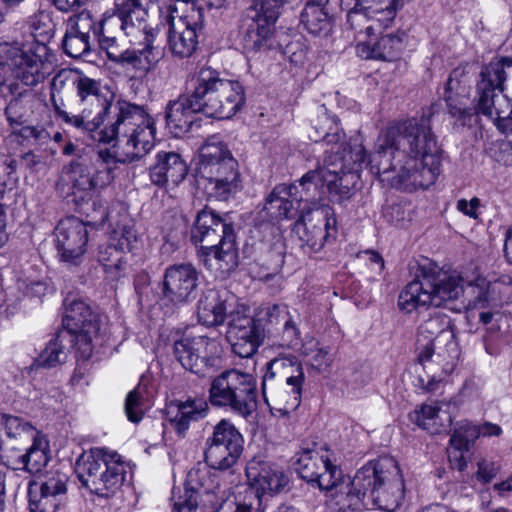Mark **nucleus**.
<instances>
[{
    "instance_id": "f257e3e1",
    "label": "nucleus",
    "mask_w": 512,
    "mask_h": 512,
    "mask_svg": "<svg viewBox=\"0 0 512 512\" xmlns=\"http://www.w3.org/2000/svg\"><path fill=\"white\" fill-rule=\"evenodd\" d=\"M339 152L327 154L322 166L303 175L301 185L319 180L336 201H343L352 196L363 168L369 167L376 175L395 172L400 187L407 191L430 187L440 174L436 136L424 118L388 125L379 134L375 150L368 159L359 137L350 139L342 149V156Z\"/></svg>"
},
{
    "instance_id": "f03ea898",
    "label": "nucleus",
    "mask_w": 512,
    "mask_h": 512,
    "mask_svg": "<svg viewBox=\"0 0 512 512\" xmlns=\"http://www.w3.org/2000/svg\"><path fill=\"white\" fill-rule=\"evenodd\" d=\"M369 497L380 509L393 512L404 499V482L400 469L391 458L369 462L348 480L339 501L340 512L360 511Z\"/></svg>"
},
{
    "instance_id": "7ed1b4c3",
    "label": "nucleus",
    "mask_w": 512,
    "mask_h": 512,
    "mask_svg": "<svg viewBox=\"0 0 512 512\" xmlns=\"http://www.w3.org/2000/svg\"><path fill=\"white\" fill-rule=\"evenodd\" d=\"M113 118L101 131L100 140L117 141L120 161L141 159L152 150L156 141L155 120L143 106L118 100Z\"/></svg>"
},
{
    "instance_id": "20e7f679",
    "label": "nucleus",
    "mask_w": 512,
    "mask_h": 512,
    "mask_svg": "<svg viewBox=\"0 0 512 512\" xmlns=\"http://www.w3.org/2000/svg\"><path fill=\"white\" fill-rule=\"evenodd\" d=\"M194 178L208 199L227 201L242 189L237 160L227 145L215 136L199 149Z\"/></svg>"
},
{
    "instance_id": "39448f33",
    "label": "nucleus",
    "mask_w": 512,
    "mask_h": 512,
    "mask_svg": "<svg viewBox=\"0 0 512 512\" xmlns=\"http://www.w3.org/2000/svg\"><path fill=\"white\" fill-rule=\"evenodd\" d=\"M195 96L200 100L202 113L217 119H229L243 106V86L235 80L220 77V73L209 67H202L188 78Z\"/></svg>"
},
{
    "instance_id": "423d86ee",
    "label": "nucleus",
    "mask_w": 512,
    "mask_h": 512,
    "mask_svg": "<svg viewBox=\"0 0 512 512\" xmlns=\"http://www.w3.org/2000/svg\"><path fill=\"white\" fill-rule=\"evenodd\" d=\"M305 380L301 362L294 355L272 359L262 381V395L271 409L294 411L301 403Z\"/></svg>"
},
{
    "instance_id": "0eeeda50",
    "label": "nucleus",
    "mask_w": 512,
    "mask_h": 512,
    "mask_svg": "<svg viewBox=\"0 0 512 512\" xmlns=\"http://www.w3.org/2000/svg\"><path fill=\"white\" fill-rule=\"evenodd\" d=\"M8 67L15 80L28 87L44 82L55 68V56L49 47L33 39L22 47L0 43V69Z\"/></svg>"
},
{
    "instance_id": "6e6552de",
    "label": "nucleus",
    "mask_w": 512,
    "mask_h": 512,
    "mask_svg": "<svg viewBox=\"0 0 512 512\" xmlns=\"http://www.w3.org/2000/svg\"><path fill=\"white\" fill-rule=\"evenodd\" d=\"M146 17L147 10L142 0H115L113 12L103 14L98 20L94 41L106 53L122 46V35L136 45L145 32Z\"/></svg>"
},
{
    "instance_id": "1a4fd4ad",
    "label": "nucleus",
    "mask_w": 512,
    "mask_h": 512,
    "mask_svg": "<svg viewBox=\"0 0 512 512\" xmlns=\"http://www.w3.org/2000/svg\"><path fill=\"white\" fill-rule=\"evenodd\" d=\"M76 473L81 483L91 492L107 497L122 486L126 464L117 452L93 448L77 460Z\"/></svg>"
},
{
    "instance_id": "9d476101",
    "label": "nucleus",
    "mask_w": 512,
    "mask_h": 512,
    "mask_svg": "<svg viewBox=\"0 0 512 512\" xmlns=\"http://www.w3.org/2000/svg\"><path fill=\"white\" fill-rule=\"evenodd\" d=\"M74 90L82 107L81 113L71 115L56 107V114L65 123L83 131H94L103 124L111 109L112 94L100 80L90 78L78 71L74 80Z\"/></svg>"
},
{
    "instance_id": "9b49d317",
    "label": "nucleus",
    "mask_w": 512,
    "mask_h": 512,
    "mask_svg": "<svg viewBox=\"0 0 512 512\" xmlns=\"http://www.w3.org/2000/svg\"><path fill=\"white\" fill-rule=\"evenodd\" d=\"M418 333V362L425 366L435 356L443 373H451L459 357V348L450 318L432 316L419 327Z\"/></svg>"
},
{
    "instance_id": "f8f14e48",
    "label": "nucleus",
    "mask_w": 512,
    "mask_h": 512,
    "mask_svg": "<svg viewBox=\"0 0 512 512\" xmlns=\"http://www.w3.org/2000/svg\"><path fill=\"white\" fill-rule=\"evenodd\" d=\"M192 241L200 244V252L206 265L212 258L220 264L233 262L236 256L233 226L214 211L203 209L197 214L192 230ZM222 266L219 265L218 268Z\"/></svg>"
},
{
    "instance_id": "ddd939ff",
    "label": "nucleus",
    "mask_w": 512,
    "mask_h": 512,
    "mask_svg": "<svg viewBox=\"0 0 512 512\" xmlns=\"http://www.w3.org/2000/svg\"><path fill=\"white\" fill-rule=\"evenodd\" d=\"M208 392L212 406L229 409L244 418L256 409V380L250 373L226 370L211 381Z\"/></svg>"
},
{
    "instance_id": "4468645a",
    "label": "nucleus",
    "mask_w": 512,
    "mask_h": 512,
    "mask_svg": "<svg viewBox=\"0 0 512 512\" xmlns=\"http://www.w3.org/2000/svg\"><path fill=\"white\" fill-rule=\"evenodd\" d=\"M295 470L309 485L335 500V505L339 508L340 498L350 479L330 459L327 449L303 450L298 455Z\"/></svg>"
},
{
    "instance_id": "2eb2a0df",
    "label": "nucleus",
    "mask_w": 512,
    "mask_h": 512,
    "mask_svg": "<svg viewBox=\"0 0 512 512\" xmlns=\"http://www.w3.org/2000/svg\"><path fill=\"white\" fill-rule=\"evenodd\" d=\"M63 325L67 332L75 336L78 360H88L96 346L103 345L106 337V323L81 299L65 302Z\"/></svg>"
},
{
    "instance_id": "dca6fc26",
    "label": "nucleus",
    "mask_w": 512,
    "mask_h": 512,
    "mask_svg": "<svg viewBox=\"0 0 512 512\" xmlns=\"http://www.w3.org/2000/svg\"><path fill=\"white\" fill-rule=\"evenodd\" d=\"M221 347L217 340L204 335L184 333L174 340L173 354L186 370L206 376L220 357Z\"/></svg>"
},
{
    "instance_id": "f3484780",
    "label": "nucleus",
    "mask_w": 512,
    "mask_h": 512,
    "mask_svg": "<svg viewBox=\"0 0 512 512\" xmlns=\"http://www.w3.org/2000/svg\"><path fill=\"white\" fill-rule=\"evenodd\" d=\"M402 0H341L352 30L364 26L367 33L388 28L395 20Z\"/></svg>"
},
{
    "instance_id": "a211bd4d",
    "label": "nucleus",
    "mask_w": 512,
    "mask_h": 512,
    "mask_svg": "<svg viewBox=\"0 0 512 512\" xmlns=\"http://www.w3.org/2000/svg\"><path fill=\"white\" fill-rule=\"evenodd\" d=\"M243 437L231 421L222 419L206 441L205 461L209 467L227 470L233 467L243 451Z\"/></svg>"
},
{
    "instance_id": "6ab92c4d",
    "label": "nucleus",
    "mask_w": 512,
    "mask_h": 512,
    "mask_svg": "<svg viewBox=\"0 0 512 512\" xmlns=\"http://www.w3.org/2000/svg\"><path fill=\"white\" fill-rule=\"evenodd\" d=\"M301 0H261L255 5L252 24L243 37L244 48L249 52L268 50L273 45L275 23L280 9L293 6Z\"/></svg>"
},
{
    "instance_id": "aec40b11",
    "label": "nucleus",
    "mask_w": 512,
    "mask_h": 512,
    "mask_svg": "<svg viewBox=\"0 0 512 512\" xmlns=\"http://www.w3.org/2000/svg\"><path fill=\"white\" fill-rule=\"evenodd\" d=\"M62 180L69 186L74 200L78 203L87 201L94 192L106 187L112 176L103 161L96 165L86 160H75L64 167Z\"/></svg>"
},
{
    "instance_id": "412c9836",
    "label": "nucleus",
    "mask_w": 512,
    "mask_h": 512,
    "mask_svg": "<svg viewBox=\"0 0 512 512\" xmlns=\"http://www.w3.org/2000/svg\"><path fill=\"white\" fill-rule=\"evenodd\" d=\"M278 185L266 199L264 210L275 220L289 219L296 215L301 207V203L321 200L318 192L319 180H312L305 186L301 185Z\"/></svg>"
},
{
    "instance_id": "4be33fe9",
    "label": "nucleus",
    "mask_w": 512,
    "mask_h": 512,
    "mask_svg": "<svg viewBox=\"0 0 512 512\" xmlns=\"http://www.w3.org/2000/svg\"><path fill=\"white\" fill-rule=\"evenodd\" d=\"M244 307L230 311L228 318L227 339L235 354L241 358L251 357L258 349L263 331L260 324Z\"/></svg>"
},
{
    "instance_id": "5701e85b",
    "label": "nucleus",
    "mask_w": 512,
    "mask_h": 512,
    "mask_svg": "<svg viewBox=\"0 0 512 512\" xmlns=\"http://www.w3.org/2000/svg\"><path fill=\"white\" fill-rule=\"evenodd\" d=\"M225 491L211 477L206 470L192 469L187 475V487L183 495L177 500L173 499V512H196L198 508V497L208 496L209 502L216 507L223 502Z\"/></svg>"
},
{
    "instance_id": "b1692460",
    "label": "nucleus",
    "mask_w": 512,
    "mask_h": 512,
    "mask_svg": "<svg viewBox=\"0 0 512 512\" xmlns=\"http://www.w3.org/2000/svg\"><path fill=\"white\" fill-rule=\"evenodd\" d=\"M336 219L329 207H316L303 213L294 225V231L311 251H319L331 230H335Z\"/></svg>"
},
{
    "instance_id": "393cba45",
    "label": "nucleus",
    "mask_w": 512,
    "mask_h": 512,
    "mask_svg": "<svg viewBox=\"0 0 512 512\" xmlns=\"http://www.w3.org/2000/svg\"><path fill=\"white\" fill-rule=\"evenodd\" d=\"M246 477L252 493L261 504V496L280 492L287 484L288 477L277 464L262 456H255L246 465Z\"/></svg>"
},
{
    "instance_id": "a878e982",
    "label": "nucleus",
    "mask_w": 512,
    "mask_h": 512,
    "mask_svg": "<svg viewBox=\"0 0 512 512\" xmlns=\"http://www.w3.org/2000/svg\"><path fill=\"white\" fill-rule=\"evenodd\" d=\"M55 236L61 260L78 264L86 252L88 243L86 224L76 217L65 218L56 227Z\"/></svg>"
},
{
    "instance_id": "bb28decb",
    "label": "nucleus",
    "mask_w": 512,
    "mask_h": 512,
    "mask_svg": "<svg viewBox=\"0 0 512 512\" xmlns=\"http://www.w3.org/2000/svg\"><path fill=\"white\" fill-rule=\"evenodd\" d=\"M384 29L375 30L367 33L364 26L355 31L357 41L356 54L363 59H379L392 61L396 59L403 50L404 33H389L380 38H372L377 33H382Z\"/></svg>"
},
{
    "instance_id": "cd10ccee",
    "label": "nucleus",
    "mask_w": 512,
    "mask_h": 512,
    "mask_svg": "<svg viewBox=\"0 0 512 512\" xmlns=\"http://www.w3.org/2000/svg\"><path fill=\"white\" fill-rule=\"evenodd\" d=\"M198 283V272L191 264L169 266L164 273L163 296L174 304L189 300Z\"/></svg>"
},
{
    "instance_id": "c85d7f7f",
    "label": "nucleus",
    "mask_w": 512,
    "mask_h": 512,
    "mask_svg": "<svg viewBox=\"0 0 512 512\" xmlns=\"http://www.w3.org/2000/svg\"><path fill=\"white\" fill-rule=\"evenodd\" d=\"M202 112L200 100L192 87L187 85V94L168 102L165 110L166 127L174 137L186 134L194 121V115Z\"/></svg>"
},
{
    "instance_id": "c756f323",
    "label": "nucleus",
    "mask_w": 512,
    "mask_h": 512,
    "mask_svg": "<svg viewBox=\"0 0 512 512\" xmlns=\"http://www.w3.org/2000/svg\"><path fill=\"white\" fill-rule=\"evenodd\" d=\"M167 45L172 55L179 58L190 57L198 44V24L190 16L170 15Z\"/></svg>"
},
{
    "instance_id": "7c9ffc66",
    "label": "nucleus",
    "mask_w": 512,
    "mask_h": 512,
    "mask_svg": "<svg viewBox=\"0 0 512 512\" xmlns=\"http://www.w3.org/2000/svg\"><path fill=\"white\" fill-rule=\"evenodd\" d=\"M66 493L65 477L52 476L29 485L30 512H56Z\"/></svg>"
},
{
    "instance_id": "2f4dec72",
    "label": "nucleus",
    "mask_w": 512,
    "mask_h": 512,
    "mask_svg": "<svg viewBox=\"0 0 512 512\" xmlns=\"http://www.w3.org/2000/svg\"><path fill=\"white\" fill-rule=\"evenodd\" d=\"M427 281L431 284L429 288L433 307H449L464 295L462 276L456 272L438 271L426 273Z\"/></svg>"
},
{
    "instance_id": "473e14b6",
    "label": "nucleus",
    "mask_w": 512,
    "mask_h": 512,
    "mask_svg": "<svg viewBox=\"0 0 512 512\" xmlns=\"http://www.w3.org/2000/svg\"><path fill=\"white\" fill-rule=\"evenodd\" d=\"M154 31L153 29L147 30V24L145 25V32L139 38L136 44L143 45L142 49H125L121 50L122 46L110 49L107 52L109 60L118 64H129L134 68L141 69L145 68V64L148 66L155 64L162 57V50L159 46L154 45Z\"/></svg>"
},
{
    "instance_id": "72a5a7b5",
    "label": "nucleus",
    "mask_w": 512,
    "mask_h": 512,
    "mask_svg": "<svg viewBox=\"0 0 512 512\" xmlns=\"http://www.w3.org/2000/svg\"><path fill=\"white\" fill-rule=\"evenodd\" d=\"M187 174V163L178 153L172 151L158 152L155 164L150 167V179L159 187L167 184L178 186Z\"/></svg>"
},
{
    "instance_id": "f704fd0d",
    "label": "nucleus",
    "mask_w": 512,
    "mask_h": 512,
    "mask_svg": "<svg viewBox=\"0 0 512 512\" xmlns=\"http://www.w3.org/2000/svg\"><path fill=\"white\" fill-rule=\"evenodd\" d=\"M234 299L227 291L209 289L203 293L198 302V319L206 326H217L224 322L227 310Z\"/></svg>"
},
{
    "instance_id": "c9c22d12",
    "label": "nucleus",
    "mask_w": 512,
    "mask_h": 512,
    "mask_svg": "<svg viewBox=\"0 0 512 512\" xmlns=\"http://www.w3.org/2000/svg\"><path fill=\"white\" fill-rule=\"evenodd\" d=\"M456 73L454 71L446 82L444 100L447 104L448 113L465 125L475 115V107L468 106V87L455 77Z\"/></svg>"
},
{
    "instance_id": "e433bc0d",
    "label": "nucleus",
    "mask_w": 512,
    "mask_h": 512,
    "mask_svg": "<svg viewBox=\"0 0 512 512\" xmlns=\"http://www.w3.org/2000/svg\"><path fill=\"white\" fill-rule=\"evenodd\" d=\"M451 405L445 402L424 404L415 410L413 419L416 424L431 434H438L450 426L452 416Z\"/></svg>"
},
{
    "instance_id": "4c0bfd02",
    "label": "nucleus",
    "mask_w": 512,
    "mask_h": 512,
    "mask_svg": "<svg viewBox=\"0 0 512 512\" xmlns=\"http://www.w3.org/2000/svg\"><path fill=\"white\" fill-rule=\"evenodd\" d=\"M208 404L203 399H188L178 402L170 408V423L178 435L182 436L189 429L191 422L206 416Z\"/></svg>"
},
{
    "instance_id": "58836bf2",
    "label": "nucleus",
    "mask_w": 512,
    "mask_h": 512,
    "mask_svg": "<svg viewBox=\"0 0 512 512\" xmlns=\"http://www.w3.org/2000/svg\"><path fill=\"white\" fill-rule=\"evenodd\" d=\"M430 287L431 284L427 281L426 273L421 278L408 283L399 294V309L405 313H411L420 307L432 306Z\"/></svg>"
},
{
    "instance_id": "ea45409f",
    "label": "nucleus",
    "mask_w": 512,
    "mask_h": 512,
    "mask_svg": "<svg viewBox=\"0 0 512 512\" xmlns=\"http://www.w3.org/2000/svg\"><path fill=\"white\" fill-rule=\"evenodd\" d=\"M512 77V58L502 57L490 61L480 73L477 91H504V82Z\"/></svg>"
},
{
    "instance_id": "a19ab883",
    "label": "nucleus",
    "mask_w": 512,
    "mask_h": 512,
    "mask_svg": "<svg viewBox=\"0 0 512 512\" xmlns=\"http://www.w3.org/2000/svg\"><path fill=\"white\" fill-rule=\"evenodd\" d=\"M31 440L33 443L26 453L18 456L14 461L8 459L9 465H5L6 467L33 474L40 472L47 465L49 461L47 442L38 435Z\"/></svg>"
},
{
    "instance_id": "79ce46f5",
    "label": "nucleus",
    "mask_w": 512,
    "mask_h": 512,
    "mask_svg": "<svg viewBox=\"0 0 512 512\" xmlns=\"http://www.w3.org/2000/svg\"><path fill=\"white\" fill-rule=\"evenodd\" d=\"M511 99L500 91H478L475 115L481 114L495 123L511 108Z\"/></svg>"
},
{
    "instance_id": "37998d69",
    "label": "nucleus",
    "mask_w": 512,
    "mask_h": 512,
    "mask_svg": "<svg viewBox=\"0 0 512 512\" xmlns=\"http://www.w3.org/2000/svg\"><path fill=\"white\" fill-rule=\"evenodd\" d=\"M152 392L149 390L147 382L141 379L138 385L131 390L125 400V414L129 421L138 423L146 410L151 406Z\"/></svg>"
},
{
    "instance_id": "c03bdc74",
    "label": "nucleus",
    "mask_w": 512,
    "mask_h": 512,
    "mask_svg": "<svg viewBox=\"0 0 512 512\" xmlns=\"http://www.w3.org/2000/svg\"><path fill=\"white\" fill-rule=\"evenodd\" d=\"M301 354L307 364L318 372L328 371L334 359L330 347L322 345L314 338L308 339L303 343Z\"/></svg>"
},
{
    "instance_id": "a18cd8bd",
    "label": "nucleus",
    "mask_w": 512,
    "mask_h": 512,
    "mask_svg": "<svg viewBox=\"0 0 512 512\" xmlns=\"http://www.w3.org/2000/svg\"><path fill=\"white\" fill-rule=\"evenodd\" d=\"M301 24L312 35H326L330 31L331 20L325 8L306 4L300 15Z\"/></svg>"
},
{
    "instance_id": "49530a36",
    "label": "nucleus",
    "mask_w": 512,
    "mask_h": 512,
    "mask_svg": "<svg viewBox=\"0 0 512 512\" xmlns=\"http://www.w3.org/2000/svg\"><path fill=\"white\" fill-rule=\"evenodd\" d=\"M35 97L32 93H20L13 98L5 109V115L11 126L23 125L28 122L33 114Z\"/></svg>"
},
{
    "instance_id": "de8ad7c7",
    "label": "nucleus",
    "mask_w": 512,
    "mask_h": 512,
    "mask_svg": "<svg viewBox=\"0 0 512 512\" xmlns=\"http://www.w3.org/2000/svg\"><path fill=\"white\" fill-rule=\"evenodd\" d=\"M98 261L105 272L111 277H116L125 269L127 257L123 251L117 249L116 243H107L99 247Z\"/></svg>"
},
{
    "instance_id": "09e8293b",
    "label": "nucleus",
    "mask_w": 512,
    "mask_h": 512,
    "mask_svg": "<svg viewBox=\"0 0 512 512\" xmlns=\"http://www.w3.org/2000/svg\"><path fill=\"white\" fill-rule=\"evenodd\" d=\"M479 437L478 425L462 420L456 424L450 444L458 451H468Z\"/></svg>"
},
{
    "instance_id": "8fccbe9b",
    "label": "nucleus",
    "mask_w": 512,
    "mask_h": 512,
    "mask_svg": "<svg viewBox=\"0 0 512 512\" xmlns=\"http://www.w3.org/2000/svg\"><path fill=\"white\" fill-rule=\"evenodd\" d=\"M314 129L316 135L314 137L311 136V138L315 142L322 140L327 144H338L344 137V134L340 132L336 119L325 112L318 117V122L315 124Z\"/></svg>"
},
{
    "instance_id": "3c124183",
    "label": "nucleus",
    "mask_w": 512,
    "mask_h": 512,
    "mask_svg": "<svg viewBox=\"0 0 512 512\" xmlns=\"http://www.w3.org/2000/svg\"><path fill=\"white\" fill-rule=\"evenodd\" d=\"M97 23L98 20L93 17L90 11L82 10L78 14L69 17L66 28L71 30L72 33L88 36L89 39L94 41V30L97 28Z\"/></svg>"
},
{
    "instance_id": "603ef678",
    "label": "nucleus",
    "mask_w": 512,
    "mask_h": 512,
    "mask_svg": "<svg viewBox=\"0 0 512 512\" xmlns=\"http://www.w3.org/2000/svg\"><path fill=\"white\" fill-rule=\"evenodd\" d=\"M64 335L58 334L50 340L46 348L38 357V363L44 367H54L66 360L67 353L62 345Z\"/></svg>"
},
{
    "instance_id": "864d4df0",
    "label": "nucleus",
    "mask_w": 512,
    "mask_h": 512,
    "mask_svg": "<svg viewBox=\"0 0 512 512\" xmlns=\"http://www.w3.org/2000/svg\"><path fill=\"white\" fill-rule=\"evenodd\" d=\"M470 288L473 296L469 299V307L484 308L494 301L491 294V283L485 277H476L475 280L470 283Z\"/></svg>"
},
{
    "instance_id": "5fc2aeb1",
    "label": "nucleus",
    "mask_w": 512,
    "mask_h": 512,
    "mask_svg": "<svg viewBox=\"0 0 512 512\" xmlns=\"http://www.w3.org/2000/svg\"><path fill=\"white\" fill-rule=\"evenodd\" d=\"M92 41L88 36H81L77 33H72L71 30L66 28L65 36L63 39V49L67 55L72 58H78L88 52L92 47Z\"/></svg>"
},
{
    "instance_id": "6e6d98bb",
    "label": "nucleus",
    "mask_w": 512,
    "mask_h": 512,
    "mask_svg": "<svg viewBox=\"0 0 512 512\" xmlns=\"http://www.w3.org/2000/svg\"><path fill=\"white\" fill-rule=\"evenodd\" d=\"M78 70L62 69L53 78L50 84L51 87V102L56 111V107H60L56 100V93H60L67 84L74 87V80L76 79Z\"/></svg>"
},
{
    "instance_id": "4d7b16f0",
    "label": "nucleus",
    "mask_w": 512,
    "mask_h": 512,
    "mask_svg": "<svg viewBox=\"0 0 512 512\" xmlns=\"http://www.w3.org/2000/svg\"><path fill=\"white\" fill-rule=\"evenodd\" d=\"M500 470L501 465L498 461L484 458L477 462L474 478L478 483L486 485L496 478Z\"/></svg>"
},
{
    "instance_id": "13d9d810",
    "label": "nucleus",
    "mask_w": 512,
    "mask_h": 512,
    "mask_svg": "<svg viewBox=\"0 0 512 512\" xmlns=\"http://www.w3.org/2000/svg\"><path fill=\"white\" fill-rule=\"evenodd\" d=\"M136 242V234L131 228H124L121 231H114L109 240V243H116L117 249L123 251L126 257L127 253L134 248Z\"/></svg>"
},
{
    "instance_id": "bf43d9fd",
    "label": "nucleus",
    "mask_w": 512,
    "mask_h": 512,
    "mask_svg": "<svg viewBox=\"0 0 512 512\" xmlns=\"http://www.w3.org/2000/svg\"><path fill=\"white\" fill-rule=\"evenodd\" d=\"M232 512H263L259 507V500L252 493H246L243 498H235Z\"/></svg>"
},
{
    "instance_id": "052dcab7",
    "label": "nucleus",
    "mask_w": 512,
    "mask_h": 512,
    "mask_svg": "<svg viewBox=\"0 0 512 512\" xmlns=\"http://www.w3.org/2000/svg\"><path fill=\"white\" fill-rule=\"evenodd\" d=\"M46 135V131L39 126H23L18 131H13L9 138L13 139L15 136L21 137L23 140H42Z\"/></svg>"
},
{
    "instance_id": "680f3d73",
    "label": "nucleus",
    "mask_w": 512,
    "mask_h": 512,
    "mask_svg": "<svg viewBox=\"0 0 512 512\" xmlns=\"http://www.w3.org/2000/svg\"><path fill=\"white\" fill-rule=\"evenodd\" d=\"M92 212L89 211V208L85 210L88 217L91 218L93 224L102 225L106 222L108 213L105 203L101 200H95L92 203Z\"/></svg>"
},
{
    "instance_id": "e2e57ef3",
    "label": "nucleus",
    "mask_w": 512,
    "mask_h": 512,
    "mask_svg": "<svg viewBox=\"0 0 512 512\" xmlns=\"http://www.w3.org/2000/svg\"><path fill=\"white\" fill-rule=\"evenodd\" d=\"M480 206V199L477 197L472 198L470 201L466 199H460L457 202V209L462 212L464 215L477 219L478 218V208Z\"/></svg>"
},
{
    "instance_id": "0e129e2a",
    "label": "nucleus",
    "mask_w": 512,
    "mask_h": 512,
    "mask_svg": "<svg viewBox=\"0 0 512 512\" xmlns=\"http://www.w3.org/2000/svg\"><path fill=\"white\" fill-rule=\"evenodd\" d=\"M494 125L501 133L512 135V103L511 108L506 114H503ZM509 146L512 149V141H509Z\"/></svg>"
},
{
    "instance_id": "69168bd1",
    "label": "nucleus",
    "mask_w": 512,
    "mask_h": 512,
    "mask_svg": "<svg viewBox=\"0 0 512 512\" xmlns=\"http://www.w3.org/2000/svg\"><path fill=\"white\" fill-rule=\"evenodd\" d=\"M284 336L286 337V345L289 347L292 346L294 341L299 337V331L291 317H288L284 321Z\"/></svg>"
},
{
    "instance_id": "338daca9",
    "label": "nucleus",
    "mask_w": 512,
    "mask_h": 512,
    "mask_svg": "<svg viewBox=\"0 0 512 512\" xmlns=\"http://www.w3.org/2000/svg\"><path fill=\"white\" fill-rule=\"evenodd\" d=\"M87 0H51L55 8L61 12H70L82 6Z\"/></svg>"
},
{
    "instance_id": "774afa93",
    "label": "nucleus",
    "mask_w": 512,
    "mask_h": 512,
    "mask_svg": "<svg viewBox=\"0 0 512 512\" xmlns=\"http://www.w3.org/2000/svg\"><path fill=\"white\" fill-rule=\"evenodd\" d=\"M479 428V436L483 437H493L500 436L502 434V428L494 423L485 422L482 425H478Z\"/></svg>"
}]
</instances>
